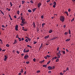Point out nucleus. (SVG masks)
I'll use <instances>...</instances> for the list:
<instances>
[{
	"label": "nucleus",
	"instance_id": "nucleus-43",
	"mask_svg": "<svg viewBox=\"0 0 75 75\" xmlns=\"http://www.w3.org/2000/svg\"><path fill=\"white\" fill-rule=\"evenodd\" d=\"M29 62H26V63L27 64H29Z\"/></svg>",
	"mask_w": 75,
	"mask_h": 75
},
{
	"label": "nucleus",
	"instance_id": "nucleus-3",
	"mask_svg": "<svg viewBox=\"0 0 75 75\" xmlns=\"http://www.w3.org/2000/svg\"><path fill=\"white\" fill-rule=\"evenodd\" d=\"M7 58L8 57H7L6 55H4V61H6V59H7Z\"/></svg>",
	"mask_w": 75,
	"mask_h": 75
},
{
	"label": "nucleus",
	"instance_id": "nucleus-56",
	"mask_svg": "<svg viewBox=\"0 0 75 75\" xmlns=\"http://www.w3.org/2000/svg\"><path fill=\"white\" fill-rule=\"evenodd\" d=\"M12 52H13V53H15L16 52V51L15 50H13Z\"/></svg>",
	"mask_w": 75,
	"mask_h": 75
},
{
	"label": "nucleus",
	"instance_id": "nucleus-8",
	"mask_svg": "<svg viewBox=\"0 0 75 75\" xmlns=\"http://www.w3.org/2000/svg\"><path fill=\"white\" fill-rule=\"evenodd\" d=\"M33 28H35V23L34 22H33Z\"/></svg>",
	"mask_w": 75,
	"mask_h": 75
},
{
	"label": "nucleus",
	"instance_id": "nucleus-21",
	"mask_svg": "<svg viewBox=\"0 0 75 75\" xmlns=\"http://www.w3.org/2000/svg\"><path fill=\"white\" fill-rule=\"evenodd\" d=\"M47 64L46 65H43V67H44L45 68H46L47 67Z\"/></svg>",
	"mask_w": 75,
	"mask_h": 75
},
{
	"label": "nucleus",
	"instance_id": "nucleus-32",
	"mask_svg": "<svg viewBox=\"0 0 75 75\" xmlns=\"http://www.w3.org/2000/svg\"><path fill=\"white\" fill-rule=\"evenodd\" d=\"M2 27L3 28H6V27L4 26V25H2Z\"/></svg>",
	"mask_w": 75,
	"mask_h": 75
},
{
	"label": "nucleus",
	"instance_id": "nucleus-48",
	"mask_svg": "<svg viewBox=\"0 0 75 75\" xmlns=\"http://www.w3.org/2000/svg\"><path fill=\"white\" fill-rule=\"evenodd\" d=\"M53 69H54L55 68L54 66H52V67Z\"/></svg>",
	"mask_w": 75,
	"mask_h": 75
},
{
	"label": "nucleus",
	"instance_id": "nucleus-44",
	"mask_svg": "<svg viewBox=\"0 0 75 75\" xmlns=\"http://www.w3.org/2000/svg\"><path fill=\"white\" fill-rule=\"evenodd\" d=\"M30 2H31V3L33 4V1H32V0H31L30 1Z\"/></svg>",
	"mask_w": 75,
	"mask_h": 75
},
{
	"label": "nucleus",
	"instance_id": "nucleus-13",
	"mask_svg": "<svg viewBox=\"0 0 75 75\" xmlns=\"http://www.w3.org/2000/svg\"><path fill=\"white\" fill-rule=\"evenodd\" d=\"M17 42H16V40H15V41L14 42V43H13V44H15Z\"/></svg>",
	"mask_w": 75,
	"mask_h": 75
},
{
	"label": "nucleus",
	"instance_id": "nucleus-25",
	"mask_svg": "<svg viewBox=\"0 0 75 75\" xmlns=\"http://www.w3.org/2000/svg\"><path fill=\"white\" fill-rule=\"evenodd\" d=\"M22 4H23L25 3V1H22Z\"/></svg>",
	"mask_w": 75,
	"mask_h": 75
},
{
	"label": "nucleus",
	"instance_id": "nucleus-24",
	"mask_svg": "<svg viewBox=\"0 0 75 75\" xmlns=\"http://www.w3.org/2000/svg\"><path fill=\"white\" fill-rule=\"evenodd\" d=\"M22 30H23L24 31H27V29H23Z\"/></svg>",
	"mask_w": 75,
	"mask_h": 75
},
{
	"label": "nucleus",
	"instance_id": "nucleus-52",
	"mask_svg": "<svg viewBox=\"0 0 75 75\" xmlns=\"http://www.w3.org/2000/svg\"><path fill=\"white\" fill-rule=\"evenodd\" d=\"M37 43V42H34V44H35Z\"/></svg>",
	"mask_w": 75,
	"mask_h": 75
},
{
	"label": "nucleus",
	"instance_id": "nucleus-31",
	"mask_svg": "<svg viewBox=\"0 0 75 75\" xmlns=\"http://www.w3.org/2000/svg\"><path fill=\"white\" fill-rule=\"evenodd\" d=\"M24 24H20V25H21V26H23L24 25Z\"/></svg>",
	"mask_w": 75,
	"mask_h": 75
},
{
	"label": "nucleus",
	"instance_id": "nucleus-9",
	"mask_svg": "<svg viewBox=\"0 0 75 75\" xmlns=\"http://www.w3.org/2000/svg\"><path fill=\"white\" fill-rule=\"evenodd\" d=\"M49 35H48L47 36H45V37H44V38H45V39L48 38H49Z\"/></svg>",
	"mask_w": 75,
	"mask_h": 75
},
{
	"label": "nucleus",
	"instance_id": "nucleus-18",
	"mask_svg": "<svg viewBox=\"0 0 75 75\" xmlns=\"http://www.w3.org/2000/svg\"><path fill=\"white\" fill-rule=\"evenodd\" d=\"M21 23L23 24H26V21L21 22Z\"/></svg>",
	"mask_w": 75,
	"mask_h": 75
},
{
	"label": "nucleus",
	"instance_id": "nucleus-33",
	"mask_svg": "<svg viewBox=\"0 0 75 75\" xmlns=\"http://www.w3.org/2000/svg\"><path fill=\"white\" fill-rule=\"evenodd\" d=\"M42 44H41V45L40 46V49L41 48H42Z\"/></svg>",
	"mask_w": 75,
	"mask_h": 75
},
{
	"label": "nucleus",
	"instance_id": "nucleus-35",
	"mask_svg": "<svg viewBox=\"0 0 75 75\" xmlns=\"http://www.w3.org/2000/svg\"><path fill=\"white\" fill-rule=\"evenodd\" d=\"M28 39H25V42H28Z\"/></svg>",
	"mask_w": 75,
	"mask_h": 75
},
{
	"label": "nucleus",
	"instance_id": "nucleus-14",
	"mask_svg": "<svg viewBox=\"0 0 75 75\" xmlns=\"http://www.w3.org/2000/svg\"><path fill=\"white\" fill-rule=\"evenodd\" d=\"M70 40V39H68L66 40V42H69Z\"/></svg>",
	"mask_w": 75,
	"mask_h": 75
},
{
	"label": "nucleus",
	"instance_id": "nucleus-23",
	"mask_svg": "<svg viewBox=\"0 0 75 75\" xmlns=\"http://www.w3.org/2000/svg\"><path fill=\"white\" fill-rule=\"evenodd\" d=\"M45 25V23H43L42 24V27L43 28L44 27V25Z\"/></svg>",
	"mask_w": 75,
	"mask_h": 75
},
{
	"label": "nucleus",
	"instance_id": "nucleus-4",
	"mask_svg": "<svg viewBox=\"0 0 75 75\" xmlns=\"http://www.w3.org/2000/svg\"><path fill=\"white\" fill-rule=\"evenodd\" d=\"M29 50H27L26 51V49H24L23 50V52H24V53H27L28 52H29Z\"/></svg>",
	"mask_w": 75,
	"mask_h": 75
},
{
	"label": "nucleus",
	"instance_id": "nucleus-61",
	"mask_svg": "<svg viewBox=\"0 0 75 75\" xmlns=\"http://www.w3.org/2000/svg\"><path fill=\"white\" fill-rule=\"evenodd\" d=\"M66 70H69V68L68 67L67 68Z\"/></svg>",
	"mask_w": 75,
	"mask_h": 75
},
{
	"label": "nucleus",
	"instance_id": "nucleus-1",
	"mask_svg": "<svg viewBox=\"0 0 75 75\" xmlns=\"http://www.w3.org/2000/svg\"><path fill=\"white\" fill-rule=\"evenodd\" d=\"M59 20L61 21L62 23H63L64 21H65V18H64V16H60Z\"/></svg>",
	"mask_w": 75,
	"mask_h": 75
},
{
	"label": "nucleus",
	"instance_id": "nucleus-54",
	"mask_svg": "<svg viewBox=\"0 0 75 75\" xmlns=\"http://www.w3.org/2000/svg\"><path fill=\"white\" fill-rule=\"evenodd\" d=\"M50 0H48L47 1V2H50Z\"/></svg>",
	"mask_w": 75,
	"mask_h": 75
},
{
	"label": "nucleus",
	"instance_id": "nucleus-7",
	"mask_svg": "<svg viewBox=\"0 0 75 75\" xmlns=\"http://www.w3.org/2000/svg\"><path fill=\"white\" fill-rule=\"evenodd\" d=\"M41 3H39V4H38L37 5V6H38V8H40V6H41Z\"/></svg>",
	"mask_w": 75,
	"mask_h": 75
},
{
	"label": "nucleus",
	"instance_id": "nucleus-19",
	"mask_svg": "<svg viewBox=\"0 0 75 75\" xmlns=\"http://www.w3.org/2000/svg\"><path fill=\"white\" fill-rule=\"evenodd\" d=\"M64 13L67 14V16H68V14L67 12V11L64 12Z\"/></svg>",
	"mask_w": 75,
	"mask_h": 75
},
{
	"label": "nucleus",
	"instance_id": "nucleus-17",
	"mask_svg": "<svg viewBox=\"0 0 75 75\" xmlns=\"http://www.w3.org/2000/svg\"><path fill=\"white\" fill-rule=\"evenodd\" d=\"M27 47H29L30 48H32V47L31 46H30V45H27Z\"/></svg>",
	"mask_w": 75,
	"mask_h": 75
},
{
	"label": "nucleus",
	"instance_id": "nucleus-53",
	"mask_svg": "<svg viewBox=\"0 0 75 75\" xmlns=\"http://www.w3.org/2000/svg\"><path fill=\"white\" fill-rule=\"evenodd\" d=\"M16 53H17L18 54H19V52H18V51H16Z\"/></svg>",
	"mask_w": 75,
	"mask_h": 75
},
{
	"label": "nucleus",
	"instance_id": "nucleus-42",
	"mask_svg": "<svg viewBox=\"0 0 75 75\" xmlns=\"http://www.w3.org/2000/svg\"><path fill=\"white\" fill-rule=\"evenodd\" d=\"M57 38V37H54V38H52V39H56Z\"/></svg>",
	"mask_w": 75,
	"mask_h": 75
},
{
	"label": "nucleus",
	"instance_id": "nucleus-16",
	"mask_svg": "<svg viewBox=\"0 0 75 75\" xmlns=\"http://www.w3.org/2000/svg\"><path fill=\"white\" fill-rule=\"evenodd\" d=\"M53 31H52V30H49V33L50 34Z\"/></svg>",
	"mask_w": 75,
	"mask_h": 75
},
{
	"label": "nucleus",
	"instance_id": "nucleus-38",
	"mask_svg": "<svg viewBox=\"0 0 75 75\" xmlns=\"http://www.w3.org/2000/svg\"><path fill=\"white\" fill-rule=\"evenodd\" d=\"M46 57H47V58H50V56H49V55H47V56H46Z\"/></svg>",
	"mask_w": 75,
	"mask_h": 75
},
{
	"label": "nucleus",
	"instance_id": "nucleus-58",
	"mask_svg": "<svg viewBox=\"0 0 75 75\" xmlns=\"http://www.w3.org/2000/svg\"><path fill=\"white\" fill-rule=\"evenodd\" d=\"M43 17H44L43 16H41V18H42V19H43Z\"/></svg>",
	"mask_w": 75,
	"mask_h": 75
},
{
	"label": "nucleus",
	"instance_id": "nucleus-6",
	"mask_svg": "<svg viewBox=\"0 0 75 75\" xmlns=\"http://www.w3.org/2000/svg\"><path fill=\"white\" fill-rule=\"evenodd\" d=\"M18 25H16L15 26V30L16 31H18Z\"/></svg>",
	"mask_w": 75,
	"mask_h": 75
},
{
	"label": "nucleus",
	"instance_id": "nucleus-62",
	"mask_svg": "<svg viewBox=\"0 0 75 75\" xmlns=\"http://www.w3.org/2000/svg\"><path fill=\"white\" fill-rule=\"evenodd\" d=\"M21 40H22V41H23L24 40V39H23V38H22V39H21Z\"/></svg>",
	"mask_w": 75,
	"mask_h": 75
},
{
	"label": "nucleus",
	"instance_id": "nucleus-10",
	"mask_svg": "<svg viewBox=\"0 0 75 75\" xmlns=\"http://www.w3.org/2000/svg\"><path fill=\"white\" fill-rule=\"evenodd\" d=\"M61 53H62L63 54H65L66 53V52L64 51H61Z\"/></svg>",
	"mask_w": 75,
	"mask_h": 75
},
{
	"label": "nucleus",
	"instance_id": "nucleus-15",
	"mask_svg": "<svg viewBox=\"0 0 75 75\" xmlns=\"http://www.w3.org/2000/svg\"><path fill=\"white\" fill-rule=\"evenodd\" d=\"M28 11L29 13H31V12H32V11H31V10L30 9L28 10Z\"/></svg>",
	"mask_w": 75,
	"mask_h": 75
},
{
	"label": "nucleus",
	"instance_id": "nucleus-64",
	"mask_svg": "<svg viewBox=\"0 0 75 75\" xmlns=\"http://www.w3.org/2000/svg\"><path fill=\"white\" fill-rule=\"evenodd\" d=\"M44 58L45 59H47V57H44Z\"/></svg>",
	"mask_w": 75,
	"mask_h": 75
},
{
	"label": "nucleus",
	"instance_id": "nucleus-12",
	"mask_svg": "<svg viewBox=\"0 0 75 75\" xmlns=\"http://www.w3.org/2000/svg\"><path fill=\"white\" fill-rule=\"evenodd\" d=\"M22 20V21H21V23H22L23 22H25V19H23V20Z\"/></svg>",
	"mask_w": 75,
	"mask_h": 75
},
{
	"label": "nucleus",
	"instance_id": "nucleus-29",
	"mask_svg": "<svg viewBox=\"0 0 75 75\" xmlns=\"http://www.w3.org/2000/svg\"><path fill=\"white\" fill-rule=\"evenodd\" d=\"M23 19H25L23 18V17L21 16V20H23Z\"/></svg>",
	"mask_w": 75,
	"mask_h": 75
},
{
	"label": "nucleus",
	"instance_id": "nucleus-36",
	"mask_svg": "<svg viewBox=\"0 0 75 75\" xmlns=\"http://www.w3.org/2000/svg\"><path fill=\"white\" fill-rule=\"evenodd\" d=\"M67 34H68V33L67 32H65V33H64V35H66Z\"/></svg>",
	"mask_w": 75,
	"mask_h": 75
},
{
	"label": "nucleus",
	"instance_id": "nucleus-45",
	"mask_svg": "<svg viewBox=\"0 0 75 75\" xmlns=\"http://www.w3.org/2000/svg\"><path fill=\"white\" fill-rule=\"evenodd\" d=\"M74 20V18H73L72 20H71V22H72Z\"/></svg>",
	"mask_w": 75,
	"mask_h": 75
},
{
	"label": "nucleus",
	"instance_id": "nucleus-50",
	"mask_svg": "<svg viewBox=\"0 0 75 75\" xmlns=\"http://www.w3.org/2000/svg\"><path fill=\"white\" fill-rule=\"evenodd\" d=\"M33 61H34V62H35V58H34L33 59Z\"/></svg>",
	"mask_w": 75,
	"mask_h": 75
},
{
	"label": "nucleus",
	"instance_id": "nucleus-41",
	"mask_svg": "<svg viewBox=\"0 0 75 75\" xmlns=\"http://www.w3.org/2000/svg\"><path fill=\"white\" fill-rule=\"evenodd\" d=\"M10 5H11V7L12 6V4L11 3V2H10Z\"/></svg>",
	"mask_w": 75,
	"mask_h": 75
},
{
	"label": "nucleus",
	"instance_id": "nucleus-39",
	"mask_svg": "<svg viewBox=\"0 0 75 75\" xmlns=\"http://www.w3.org/2000/svg\"><path fill=\"white\" fill-rule=\"evenodd\" d=\"M16 38H19L18 37V35H17L16 36Z\"/></svg>",
	"mask_w": 75,
	"mask_h": 75
},
{
	"label": "nucleus",
	"instance_id": "nucleus-34",
	"mask_svg": "<svg viewBox=\"0 0 75 75\" xmlns=\"http://www.w3.org/2000/svg\"><path fill=\"white\" fill-rule=\"evenodd\" d=\"M53 4L54 5H56V2H54V3H53Z\"/></svg>",
	"mask_w": 75,
	"mask_h": 75
},
{
	"label": "nucleus",
	"instance_id": "nucleus-2",
	"mask_svg": "<svg viewBox=\"0 0 75 75\" xmlns=\"http://www.w3.org/2000/svg\"><path fill=\"white\" fill-rule=\"evenodd\" d=\"M29 57L28 55H25V56L24 57V58L25 59H27L28 58V57Z\"/></svg>",
	"mask_w": 75,
	"mask_h": 75
},
{
	"label": "nucleus",
	"instance_id": "nucleus-51",
	"mask_svg": "<svg viewBox=\"0 0 75 75\" xmlns=\"http://www.w3.org/2000/svg\"><path fill=\"white\" fill-rule=\"evenodd\" d=\"M64 74L63 73H62V72H61L60 73V74L61 75H63Z\"/></svg>",
	"mask_w": 75,
	"mask_h": 75
},
{
	"label": "nucleus",
	"instance_id": "nucleus-5",
	"mask_svg": "<svg viewBox=\"0 0 75 75\" xmlns=\"http://www.w3.org/2000/svg\"><path fill=\"white\" fill-rule=\"evenodd\" d=\"M47 68L49 69V70H51L53 69V68H52V67L51 66H48V67H47Z\"/></svg>",
	"mask_w": 75,
	"mask_h": 75
},
{
	"label": "nucleus",
	"instance_id": "nucleus-49",
	"mask_svg": "<svg viewBox=\"0 0 75 75\" xmlns=\"http://www.w3.org/2000/svg\"><path fill=\"white\" fill-rule=\"evenodd\" d=\"M69 33L70 34H71V31H70V29L69 30Z\"/></svg>",
	"mask_w": 75,
	"mask_h": 75
},
{
	"label": "nucleus",
	"instance_id": "nucleus-63",
	"mask_svg": "<svg viewBox=\"0 0 75 75\" xmlns=\"http://www.w3.org/2000/svg\"><path fill=\"white\" fill-rule=\"evenodd\" d=\"M14 18H16V15L14 16Z\"/></svg>",
	"mask_w": 75,
	"mask_h": 75
},
{
	"label": "nucleus",
	"instance_id": "nucleus-20",
	"mask_svg": "<svg viewBox=\"0 0 75 75\" xmlns=\"http://www.w3.org/2000/svg\"><path fill=\"white\" fill-rule=\"evenodd\" d=\"M44 61H45L44 60H43V61H40V64H42V63H43V62H44Z\"/></svg>",
	"mask_w": 75,
	"mask_h": 75
},
{
	"label": "nucleus",
	"instance_id": "nucleus-11",
	"mask_svg": "<svg viewBox=\"0 0 75 75\" xmlns=\"http://www.w3.org/2000/svg\"><path fill=\"white\" fill-rule=\"evenodd\" d=\"M61 51L60 50L59 51V52L58 53V54H59L60 56L62 55V54H61Z\"/></svg>",
	"mask_w": 75,
	"mask_h": 75
},
{
	"label": "nucleus",
	"instance_id": "nucleus-37",
	"mask_svg": "<svg viewBox=\"0 0 75 75\" xmlns=\"http://www.w3.org/2000/svg\"><path fill=\"white\" fill-rule=\"evenodd\" d=\"M18 39L19 40V41H21V38H18Z\"/></svg>",
	"mask_w": 75,
	"mask_h": 75
},
{
	"label": "nucleus",
	"instance_id": "nucleus-60",
	"mask_svg": "<svg viewBox=\"0 0 75 75\" xmlns=\"http://www.w3.org/2000/svg\"><path fill=\"white\" fill-rule=\"evenodd\" d=\"M70 11H71L70 9V8L69 9H68V12H70Z\"/></svg>",
	"mask_w": 75,
	"mask_h": 75
},
{
	"label": "nucleus",
	"instance_id": "nucleus-30",
	"mask_svg": "<svg viewBox=\"0 0 75 75\" xmlns=\"http://www.w3.org/2000/svg\"><path fill=\"white\" fill-rule=\"evenodd\" d=\"M50 62H51V61L50 60L49 61H48V62H47V64H49L50 63Z\"/></svg>",
	"mask_w": 75,
	"mask_h": 75
},
{
	"label": "nucleus",
	"instance_id": "nucleus-27",
	"mask_svg": "<svg viewBox=\"0 0 75 75\" xmlns=\"http://www.w3.org/2000/svg\"><path fill=\"white\" fill-rule=\"evenodd\" d=\"M19 13H20V11H17V14L19 15Z\"/></svg>",
	"mask_w": 75,
	"mask_h": 75
},
{
	"label": "nucleus",
	"instance_id": "nucleus-57",
	"mask_svg": "<svg viewBox=\"0 0 75 75\" xmlns=\"http://www.w3.org/2000/svg\"><path fill=\"white\" fill-rule=\"evenodd\" d=\"M1 13H2V14H3V16L4 15V13H3V12H1Z\"/></svg>",
	"mask_w": 75,
	"mask_h": 75
},
{
	"label": "nucleus",
	"instance_id": "nucleus-47",
	"mask_svg": "<svg viewBox=\"0 0 75 75\" xmlns=\"http://www.w3.org/2000/svg\"><path fill=\"white\" fill-rule=\"evenodd\" d=\"M23 72V69H22L21 70V72L22 73Z\"/></svg>",
	"mask_w": 75,
	"mask_h": 75
},
{
	"label": "nucleus",
	"instance_id": "nucleus-55",
	"mask_svg": "<svg viewBox=\"0 0 75 75\" xmlns=\"http://www.w3.org/2000/svg\"><path fill=\"white\" fill-rule=\"evenodd\" d=\"M59 49V47H57V50L58 51Z\"/></svg>",
	"mask_w": 75,
	"mask_h": 75
},
{
	"label": "nucleus",
	"instance_id": "nucleus-46",
	"mask_svg": "<svg viewBox=\"0 0 75 75\" xmlns=\"http://www.w3.org/2000/svg\"><path fill=\"white\" fill-rule=\"evenodd\" d=\"M57 55L58 57H60V55L58 54V53H57Z\"/></svg>",
	"mask_w": 75,
	"mask_h": 75
},
{
	"label": "nucleus",
	"instance_id": "nucleus-26",
	"mask_svg": "<svg viewBox=\"0 0 75 75\" xmlns=\"http://www.w3.org/2000/svg\"><path fill=\"white\" fill-rule=\"evenodd\" d=\"M36 9V8H34V9H33V12H34L35 11V10Z\"/></svg>",
	"mask_w": 75,
	"mask_h": 75
},
{
	"label": "nucleus",
	"instance_id": "nucleus-22",
	"mask_svg": "<svg viewBox=\"0 0 75 75\" xmlns=\"http://www.w3.org/2000/svg\"><path fill=\"white\" fill-rule=\"evenodd\" d=\"M59 59H57L56 60V61L55 62H59Z\"/></svg>",
	"mask_w": 75,
	"mask_h": 75
},
{
	"label": "nucleus",
	"instance_id": "nucleus-40",
	"mask_svg": "<svg viewBox=\"0 0 75 75\" xmlns=\"http://www.w3.org/2000/svg\"><path fill=\"white\" fill-rule=\"evenodd\" d=\"M37 73H39V72H40V70L37 71Z\"/></svg>",
	"mask_w": 75,
	"mask_h": 75
},
{
	"label": "nucleus",
	"instance_id": "nucleus-28",
	"mask_svg": "<svg viewBox=\"0 0 75 75\" xmlns=\"http://www.w3.org/2000/svg\"><path fill=\"white\" fill-rule=\"evenodd\" d=\"M9 46L10 45H9L8 44H7L6 45V47H9Z\"/></svg>",
	"mask_w": 75,
	"mask_h": 75
},
{
	"label": "nucleus",
	"instance_id": "nucleus-59",
	"mask_svg": "<svg viewBox=\"0 0 75 75\" xmlns=\"http://www.w3.org/2000/svg\"><path fill=\"white\" fill-rule=\"evenodd\" d=\"M55 5H53V6H52V7H54V8H55Z\"/></svg>",
	"mask_w": 75,
	"mask_h": 75
}]
</instances>
